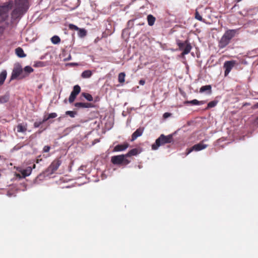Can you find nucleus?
<instances>
[{
  "mask_svg": "<svg viewBox=\"0 0 258 258\" xmlns=\"http://www.w3.org/2000/svg\"><path fill=\"white\" fill-rule=\"evenodd\" d=\"M61 164V161L60 159H56L54 160L47 168L46 172L50 174L53 173L58 168Z\"/></svg>",
  "mask_w": 258,
  "mask_h": 258,
  "instance_id": "6",
  "label": "nucleus"
},
{
  "mask_svg": "<svg viewBox=\"0 0 258 258\" xmlns=\"http://www.w3.org/2000/svg\"><path fill=\"white\" fill-rule=\"evenodd\" d=\"M218 101L214 100L208 103L206 109L215 107L217 104Z\"/></svg>",
  "mask_w": 258,
  "mask_h": 258,
  "instance_id": "27",
  "label": "nucleus"
},
{
  "mask_svg": "<svg viewBox=\"0 0 258 258\" xmlns=\"http://www.w3.org/2000/svg\"><path fill=\"white\" fill-rule=\"evenodd\" d=\"M7 73L6 70L3 71L0 73V86H2L4 84V82L7 78Z\"/></svg>",
  "mask_w": 258,
  "mask_h": 258,
  "instance_id": "16",
  "label": "nucleus"
},
{
  "mask_svg": "<svg viewBox=\"0 0 258 258\" xmlns=\"http://www.w3.org/2000/svg\"><path fill=\"white\" fill-rule=\"evenodd\" d=\"M132 22L131 21H129L128 22V23L129 24V23H130V22Z\"/></svg>",
  "mask_w": 258,
  "mask_h": 258,
  "instance_id": "50",
  "label": "nucleus"
},
{
  "mask_svg": "<svg viewBox=\"0 0 258 258\" xmlns=\"http://www.w3.org/2000/svg\"><path fill=\"white\" fill-rule=\"evenodd\" d=\"M51 41L53 44H57L60 42V39L58 36L54 35L51 37Z\"/></svg>",
  "mask_w": 258,
  "mask_h": 258,
  "instance_id": "25",
  "label": "nucleus"
},
{
  "mask_svg": "<svg viewBox=\"0 0 258 258\" xmlns=\"http://www.w3.org/2000/svg\"><path fill=\"white\" fill-rule=\"evenodd\" d=\"M27 127L28 124L26 122L19 123L16 127L17 132L22 133L25 135L27 131Z\"/></svg>",
  "mask_w": 258,
  "mask_h": 258,
  "instance_id": "10",
  "label": "nucleus"
},
{
  "mask_svg": "<svg viewBox=\"0 0 258 258\" xmlns=\"http://www.w3.org/2000/svg\"><path fill=\"white\" fill-rule=\"evenodd\" d=\"M145 83V81L143 80H141L140 81H139V84L141 85H144Z\"/></svg>",
  "mask_w": 258,
  "mask_h": 258,
  "instance_id": "46",
  "label": "nucleus"
},
{
  "mask_svg": "<svg viewBox=\"0 0 258 258\" xmlns=\"http://www.w3.org/2000/svg\"><path fill=\"white\" fill-rule=\"evenodd\" d=\"M92 75V72L90 70H86L82 72L81 77L83 78H89Z\"/></svg>",
  "mask_w": 258,
  "mask_h": 258,
  "instance_id": "21",
  "label": "nucleus"
},
{
  "mask_svg": "<svg viewBox=\"0 0 258 258\" xmlns=\"http://www.w3.org/2000/svg\"><path fill=\"white\" fill-rule=\"evenodd\" d=\"M76 97L75 96L73 95V94H70V96L69 98V101L70 103H72L75 100Z\"/></svg>",
  "mask_w": 258,
  "mask_h": 258,
  "instance_id": "36",
  "label": "nucleus"
},
{
  "mask_svg": "<svg viewBox=\"0 0 258 258\" xmlns=\"http://www.w3.org/2000/svg\"><path fill=\"white\" fill-rule=\"evenodd\" d=\"M208 91L209 93L211 92V85H205L203 86L200 89V93H204Z\"/></svg>",
  "mask_w": 258,
  "mask_h": 258,
  "instance_id": "19",
  "label": "nucleus"
},
{
  "mask_svg": "<svg viewBox=\"0 0 258 258\" xmlns=\"http://www.w3.org/2000/svg\"><path fill=\"white\" fill-rule=\"evenodd\" d=\"M42 123V122L41 121H36L34 123V126L35 128L38 127Z\"/></svg>",
  "mask_w": 258,
  "mask_h": 258,
  "instance_id": "41",
  "label": "nucleus"
},
{
  "mask_svg": "<svg viewBox=\"0 0 258 258\" xmlns=\"http://www.w3.org/2000/svg\"><path fill=\"white\" fill-rule=\"evenodd\" d=\"M71 58H72L71 55V54H69V56L67 58L64 59V61L70 60L71 59Z\"/></svg>",
  "mask_w": 258,
  "mask_h": 258,
  "instance_id": "44",
  "label": "nucleus"
},
{
  "mask_svg": "<svg viewBox=\"0 0 258 258\" xmlns=\"http://www.w3.org/2000/svg\"><path fill=\"white\" fill-rule=\"evenodd\" d=\"M78 35L81 37L85 36L86 35V30L84 29H80L78 32Z\"/></svg>",
  "mask_w": 258,
  "mask_h": 258,
  "instance_id": "33",
  "label": "nucleus"
},
{
  "mask_svg": "<svg viewBox=\"0 0 258 258\" xmlns=\"http://www.w3.org/2000/svg\"><path fill=\"white\" fill-rule=\"evenodd\" d=\"M7 195L9 196V197H11L12 196V194H11V192H8V194H7Z\"/></svg>",
  "mask_w": 258,
  "mask_h": 258,
  "instance_id": "49",
  "label": "nucleus"
},
{
  "mask_svg": "<svg viewBox=\"0 0 258 258\" xmlns=\"http://www.w3.org/2000/svg\"><path fill=\"white\" fill-rule=\"evenodd\" d=\"M23 72L21 67L19 66L16 67L13 70L12 73L11 80H14L19 77Z\"/></svg>",
  "mask_w": 258,
  "mask_h": 258,
  "instance_id": "9",
  "label": "nucleus"
},
{
  "mask_svg": "<svg viewBox=\"0 0 258 258\" xmlns=\"http://www.w3.org/2000/svg\"><path fill=\"white\" fill-rule=\"evenodd\" d=\"M24 144H21V143H19V144H18L17 145H16V146H15L12 149V151L14 152V151H18L20 149H21L22 147H23L24 146Z\"/></svg>",
  "mask_w": 258,
  "mask_h": 258,
  "instance_id": "28",
  "label": "nucleus"
},
{
  "mask_svg": "<svg viewBox=\"0 0 258 258\" xmlns=\"http://www.w3.org/2000/svg\"><path fill=\"white\" fill-rule=\"evenodd\" d=\"M171 115V114L169 112H165L163 114V117L164 118H167L169 117H170Z\"/></svg>",
  "mask_w": 258,
  "mask_h": 258,
  "instance_id": "42",
  "label": "nucleus"
},
{
  "mask_svg": "<svg viewBox=\"0 0 258 258\" xmlns=\"http://www.w3.org/2000/svg\"><path fill=\"white\" fill-rule=\"evenodd\" d=\"M195 18L197 20H198L199 21H203V19L202 18V17L200 15V14L199 13V12L196 11V13H195Z\"/></svg>",
  "mask_w": 258,
  "mask_h": 258,
  "instance_id": "34",
  "label": "nucleus"
},
{
  "mask_svg": "<svg viewBox=\"0 0 258 258\" xmlns=\"http://www.w3.org/2000/svg\"><path fill=\"white\" fill-rule=\"evenodd\" d=\"M208 147V145L206 144H204L202 143H200L199 144H196L193 146L191 148L187 150V151L186 153V155H188L192 151H199L202 150Z\"/></svg>",
  "mask_w": 258,
  "mask_h": 258,
  "instance_id": "8",
  "label": "nucleus"
},
{
  "mask_svg": "<svg viewBox=\"0 0 258 258\" xmlns=\"http://www.w3.org/2000/svg\"><path fill=\"white\" fill-rule=\"evenodd\" d=\"M67 65L70 66H78V63H75V62H71V63H68Z\"/></svg>",
  "mask_w": 258,
  "mask_h": 258,
  "instance_id": "43",
  "label": "nucleus"
},
{
  "mask_svg": "<svg viewBox=\"0 0 258 258\" xmlns=\"http://www.w3.org/2000/svg\"><path fill=\"white\" fill-rule=\"evenodd\" d=\"M140 153L138 149L135 148L130 150L127 154H125L126 157H130L132 156H135Z\"/></svg>",
  "mask_w": 258,
  "mask_h": 258,
  "instance_id": "18",
  "label": "nucleus"
},
{
  "mask_svg": "<svg viewBox=\"0 0 258 258\" xmlns=\"http://www.w3.org/2000/svg\"><path fill=\"white\" fill-rule=\"evenodd\" d=\"M128 147V144L124 143L123 144L117 145L113 149V152H120L125 150Z\"/></svg>",
  "mask_w": 258,
  "mask_h": 258,
  "instance_id": "12",
  "label": "nucleus"
},
{
  "mask_svg": "<svg viewBox=\"0 0 258 258\" xmlns=\"http://www.w3.org/2000/svg\"><path fill=\"white\" fill-rule=\"evenodd\" d=\"M48 119H49V118H48V116H47V117L45 116L44 117L43 120L41 122H42V123H43V122H45V121H46Z\"/></svg>",
  "mask_w": 258,
  "mask_h": 258,
  "instance_id": "45",
  "label": "nucleus"
},
{
  "mask_svg": "<svg viewBox=\"0 0 258 258\" xmlns=\"http://www.w3.org/2000/svg\"><path fill=\"white\" fill-rule=\"evenodd\" d=\"M69 28L71 29L79 30V28L77 26L73 24H70Z\"/></svg>",
  "mask_w": 258,
  "mask_h": 258,
  "instance_id": "40",
  "label": "nucleus"
},
{
  "mask_svg": "<svg viewBox=\"0 0 258 258\" xmlns=\"http://www.w3.org/2000/svg\"><path fill=\"white\" fill-rule=\"evenodd\" d=\"M66 114L69 115L71 117H75L77 114V112L74 111H67L66 112Z\"/></svg>",
  "mask_w": 258,
  "mask_h": 258,
  "instance_id": "32",
  "label": "nucleus"
},
{
  "mask_svg": "<svg viewBox=\"0 0 258 258\" xmlns=\"http://www.w3.org/2000/svg\"><path fill=\"white\" fill-rule=\"evenodd\" d=\"M23 71L26 73H27V75H28L29 74H30V73H32V72H33V69H32V68L31 67L27 66H26L24 68V70Z\"/></svg>",
  "mask_w": 258,
  "mask_h": 258,
  "instance_id": "29",
  "label": "nucleus"
},
{
  "mask_svg": "<svg viewBox=\"0 0 258 258\" xmlns=\"http://www.w3.org/2000/svg\"><path fill=\"white\" fill-rule=\"evenodd\" d=\"M236 64V61L232 60L229 61H226L223 65V68L225 69L224 75L225 76H227L232 68Z\"/></svg>",
  "mask_w": 258,
  "mask_h": 258,
  "instance_id": "7",
  "label": "nucleus"
},
{
  "mask_svg": "<svg viewBox=\"0 0 258 258\" xmlns=\"http://www.w3.org/2000/svg\"><path fill=\"white\" fill-rule=\"evenodd\" d=\"M34 66L36 67H42L45 66V62L43 61H38L35 63Z\"/></svg>",
  "mask_w": 258,
  "mask_h": 258,
  "instance_id": "35",
  "label": "nucleus"
},
{
  "mask_svg": "<svg viewBox=\"0 0 258 258\" xmlns=\"http://www.w3.org/2000/svg\"><path fill=\"white\" fill-rule=\"evenodd\" d=\"M13 4V1L10 0L0 6V23L8 18L9 11L12 8Z\"/></svg>",
  "mask_w": 258,
  "mask_h": 258,
  "instance_id": "4",
  "label": "nucleus"
},
{
  "mask_svg": "<svg viewBox=\"0 0 258 258\" xmlns=\"http://www.w3.org/2000/svg\"><path fill=\"white\" fill-rule=\"evenodd\" d=\"M82 96H84V97L87 100L89 101H93V97L92 95L89 93H83L82 94Z\"/></svg>",
  "mask_w": 258,
  "mask_h": 258,
  "instance_id": "26",
  "label": "nucleus"
},
{
  "mask_svg": "<svg viewBox=\"0 0 258 258\" xmlns=\"http://www.w3.org/2000/svg\"><path fill=\"white\" fill-rule=\"evenodd\" d=\"M241 0H238V2L241 1Z\"/></svg>",
  "mask_w": 258,
  "mask_h": 258,
  "instance_id": "52",
  "label": "nucleus"
},
{
  "mask_svg": "<svg viewBox=\"0 0 258 258\" xmlns=\"http://www.w3.org/2000/svg\"><path fill=\"white\" fill-rule=\"evenodd\" d=\"M238 32V29H229L225 31L218 43V47L220 49L225 48L228 45L231 40Z\"/></svg>",
  "mask_w": 258,
  "mask_h": 258,
  "instance_id": "2",
  "label": "nucleus"
},
{
  "mask_svg": "<svg viewBox=\"0 0 258 258\" xmlns=\"http://www.w3.org/2000/svg\"><path fill=\"white\" fill-rule=\"evenodd\" d=\"M48 116L49 119L53 118L57 116V114L55 112L51 113L49 114Z\"/></svg>",
  "mask_w": 258,
  "mask_h": 258,
  "instance_id": "39",
  "label": "nucleus"
},
{
  "mask_svg": "<svg viewBox=\"0 0 258 258\" xmlns=\"http://www.w3.org/2000/svg\"><path fill=\"white\" fill-rule=\"evenodd\" d=\"M81 91V87L77 85H75L73 88V90L71 92V94H73V95L75 96L76 97Z\"/></svg>",
  "mask_w": 258,
  "mask_h": 258,
  "instance_id": "20",
  "label": "nucleus"
},
{
  "mask_svg": "<svg viewBox=\"0 0 258 258\" xmlns=\"http://www.w3.org/2000/svg\"><path fill=\"white\" fill-rule=\"evenodd\" d=\"M206 103V101L205 100L199 101L197 99H194L190 101H186L184 102V104H191L194 105H202Z\"/></svg>",
  "mask_w": 258,
  "mask_h": 258,
  "instance_id": "15",
  "label": "nucleus"
},
{
  "mask_svg": "<svg viewBox=\"0 0 258 258\" xmlns=\"http://www.w3.org/2000/svg\"><path fill=\"white\" fill-rule=\"evenodd\" d=\"M147 21L148 25L150 26H152L154 24L155 18L152 15H149L147 16Z\"/></svg>",
  "mask_w": 258,
  "mask_h": 258,
  "instance_id": "22",
  "label": "nucleus"
},
{
  "mask_svg": "<svg viewBox=\"0 0 258 258\" xmlns=\"http://www.w3.org/2000/svg\"><path fill=\"white\" fill-rule=\"evenodd\" d=\"M35 164H34L33 166V167H31L30 166H28L26 167L25 169H22L21 171V173L24 178L26 177V176H29L32 171L33 168H35Z\"/></svg>",
  "mask_w": 258,
  "mask_h": 258,
  "instance_id": "11",
  "label": "nucleus"
},
{
  "mask_svg": "<svg viewBox=\"0 0 258 258\" xmlns=\"http://www.w3.org/2000/svg\"><path fill=\"white\" fill-rule=\"evenodd\" d=\"M139 168H141V166H140V165H139Z\"/></svg>",
  "mask_w": 258,
  "mask_h": 258,
  "instance_id": "51",
  "label": "nucleus"
},
{
  "mask_svg": "<svg viewBox=\"0 0 258 258\" xmlns=\"http://www.w3.org/2000/svg\"><path fill=\"white\" fill-rule=\"evenodd\" d=\"M75 107L77 108H92L94 106L90 103L77 102L75 104Z\"/></svg>",
  "mask_w": 258,
  "mask_h": 258,
  "instance_id": "14",
  "label": "nucleus"
},
{
  "mask_svg": "<svg viewBox=\"0 0 258 258\" xmlns=\"http://www.w3.org/2000/svg\"><path fill=\"white\" fill-rule=\"evenodd\" d=\"M143 133V129L141 128H138L132 136L131 141H135L138 137H140Z\"/></svg>",
  "mask_w": 258,
  "mask_h": 258,
  "instance_id": "13",
  "label": "nucleus"
},
{
  "mask_svg": "<svg viewBox=\"0 0 258 258\" xmlns=\"http://www.w3.org/2000/svg\"><path fill=\"white\" fill-rule=\"evenodd\" d=\"M173 142V135L172 134L165 136L162 134L156 140L154 144L152 146V149L153 150H157L159 147L165 144L171 143Z\"/></svg>",
  "mask_w": 258,
  "mask_h": 258,
  "instance_id": "3",
  "label": "nucleus"
},
{
  "mask_svg": "<svg viewBox=\"0 0 258 258\" xmlns=\"http://www.w3.org/2000/svg\"><path fill=\"white\" fill-rule=\"evenodd\" d=\"M13 3L14 8L11 13L12 19L13 20L20 19L28 10L29 2L28 0H14V4Z\"/></svg>",
  "mask_w": 258,
  "mask_h": 258,
  "instance_id": "1",
  "label": "nucleus"
},
{
  "mask_svg": "<svg viewBox=\"0 0 258 258\" xmlns=\"http://www.w3.org/2000/svg\"><path fill=\"white\" fill-rule=\"evenodd\" d=\"M188 42L187 41H185L184 42H177V45L179 48V49L180 50H183V49L184 48V47L185 46V45L186 44H187Z\"/></svg>",
  "mask_w": 258,
  "mask_h": 258,
  "instance_id": "31",
  "label": "nucleus"
},
{
  "mask_svg": "<svg viewBox=\"0 0 258 258\" xmlns=\"http://www.w3.org/2000/svg\"><path fill=\"white\" fill-rule=\"evenodd\" d=\"M191 49V46L190 43H188L187 44H186L185 45V46L183 49V50H182L183 52L182 53V54L185 55V54H188L190 51Z\"/></svg>",
  "mask_w": 258,
  "mask_h": 258,
  "instance_id": "23",
  "label": "nucleus"
},
{
  "mask_svg": "<svg viewBox=\"0 0 258 258\" xmlns=\"http://www.w3.org/2000/svg\"><path fill=\"white\" fill-rule=\"evenodd\" d=\"M252 108L254 109L258 108V102L253 105V106L252 107Z\"/></svg>",
  "mask_w": 258,
  "mask_h": 258,
  "instance_id": "47",
  "label": "nucleus"
},
{
  "mask_svg": "<svg viewBox=\"0 0 258 258\" xmlns=\"http://www.w3.org/2000/svg\"><path fill=\"white\" fill-rule=\"evenodd\" d=\"M10 98V95L8 93H6L4 95L0 96V103H4L7 102Z\"/></svg>",
  "mask_w": 258,
  "mask_h": 258,
  "instance_id": "24",
  "label": "nucleus"
},
{
  "mask_svg": "<svg viewBox=\"0 0 258 258\" xmlns=\"http://www.w3.org/2000/svg\"><path fill=\"white\" fill-rule=\"evenodd\" d=\"M125 74L124 73H120L118 75V82L119 83H123L124 82Z\"/></svg>",
  "mask_w": 258,
  "mask_h": 258,
  "instance_id": "30",
  "label": "nucleus"
},
{
  "mask_svg": "<svg viewBox=\"0 0 258 258\" xmlns=\"http://www.w3.org/2000/svg\"><path fill=\"white\" fill-rule=\"evenodd\" d=\"M15 52L17 55L20 58H23L26 56V54H25L23 49L21 47L16 48Z\"/></svg>",
  "mask_w": 258,
  "mask_h": 258,
  "instance_id": "17",
  "label": "nucleus"
},
{
  "mask_svg": "<svg viewBox=\"0 0 258 258\" xmlns=\"http://www.w3.org/2000/svg\"><path fill=\"white\" fill-rule=\"evenodd\" d=\"M255 125L258 126V117L254 120Z\"/></svg>",
  "mask_w": 258,
  "mask_h": 258,
  "instance_id": "48",
  "label": "nucleus"
},
{
  "mask_svg": "<svg viewBox=\"0 0 258 258\" xmlns=\"http://www.w3.org/2000/svg\"><path fill=\"white\" fill-rule=\"evenodd\" d=\"M126 158L125 154L113 156L111 157V161L113 164H123L127 165L130 162V160L127 159Z\"/></svg>",
  "mask_w": 258,
  "mask_h": 258,
  "instance_id": "5",
  "label": "nucleus"
},
{
  "mask_svg": "<svg viewBox=\"0 0 258 258\" xmlns=\"http://www.w3.org/2000/svg\"><path fill=\"white\" fill-rule=\"evenodd\" d=\"M76 97L75 96L73 95V94H70V96L69 98V101L70 103H72L75 100Z\"/></svg>",
  "mask_w": 258,
  "mask_h": 258,
  "instance_id": "37",
  "label": "nucleus"
},
{
  "mask_svg": "<svg viewBox=\"0 0 258 258\" xmlns=\"http://www.w3.org/2000/svg\"><path fill=\"white\" fill-rule=\"evenodd\" d=\"M50 146H45L43 147V151L44 153L48 152L49 151V150H50Z\"/></svg>",
  "mask_w": 258,
  "mask_h": 258,
  "instance_id": "38",
  "label": "nucleus"
}]
</instances>
